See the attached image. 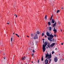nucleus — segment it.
<instances>
[{"mask_svg": "<svg viewBox=\"0 0 64 64\" xmlns=\"http://www.w3.org/2000/svg\"><path fill=\"white\" fill-rule=\"evenodd\" d=\"M61 60H64V58H62L61 59Z\"/></svg>", "mask_w": 64, "mask_h": 64, "instance_id": "obj_33", "label": "nucleus"}, {"mask_svg": "<svg viewBox=\"0 0 64 64\" xmlns=\"http://www.w3.org/2000/svg\"><path fill=\"white\" fill-rule=\"evenodd\" d=\"M7 24H9V22H7Z\"/></svg>", "mask_w": 64, "mask_h": 64, "instance_id": "obj_42", "label": "nucleus"}, {"mask_svg": "<svg viewBox=\"0 0 64 64\" xmlns=\"http://www.w3.org/2000/svg\"><path fill=\"white\" fill-rule=\"evenodd\" d=\"M58 25H60V22H58Z\"/></svg>", "mask_w": 64, "mask_h": 64, "instance_id": "obj_23", "label": "nucleus"}, {"mask_svg": "<svg viewBox=\"0 0 64 64\" xmlns=\"http://www.w3.org/2000/svg\"><path fill=\"white\" fill-rule=\"evenodd\" d=\"M49 29V31H51V29H52V28L51 26L50 27V28Z\"/></svg>", "mask_w": 64, "mask_h": 64, "instance_id": "obj_14", "label": "nucleus"}, {"mask_svg": "<svg viewBox=\"0 0 64 64\" xmlns=\"http://www.w3.org/2000/svg\"><path fill=\"white\" fill-rule=\"evenodd\" d=\"M39 62H40L39 60H38V63H39Z\"/></svg>", "mask_w": 64, "mask_h": 64, "instance_id": "obj_31", "label": "nucleus"}, {"mask_svg": "<svg viewBox=\"0 0 64 64\" xmlns=\"http://www.w3.org/2000/svg\"><path fill=\"white\" fill-rule=\"evenodd\" d=\"M4 59H6V58L5 56H4Z\"/></svg>", "mask_w": 64, "mask_h": 64, "instance_id": "obj_32", "label": "nucleus"}, {"mask_svg": "<svg viewBox=\"0 0 64 64\" xmlns=\"http://www.w3.org/2000/svg\"><path fill=\"white\" fill-rule=\"evenodd\" d=\"M37 34H40V32L39 31H37Z\"/></svg>", "mask_w": 64, "mask_h": 64, "instance_id": "obj_17", "label": "nucleus"}, {"mask_svg": "<svg viewBox=\"0 0 64 64\" xmlns=\"http://www.w3.org/2000/svg\"><path fill=\"white\" fill-rule=\"evenodd\" d=\"M42 40H44H44H45V39H42Z\"/></svg>", "mask_w": 64, "mask_h": 64, "instance_id": "obj_46", "label": "nucleus"}, {"mask_svg": "<svg viewBox=\"0 0 64 64\" xmlns=\"http://www.w3.org/2000/svg\"><path fill=\"white\" fill-rule=\"evenodd\" d=\"M50 37L48 38V40H52V38L53 37H54V36L53 35H52V34H51L49 36Z\"/></svg>", "mask_w": 64, "mask_h": 64, "instance_id": "obj_3", "label": "nucleus"}, {"mask_svg": "<svg viewBox=\"0 0 64 64\" xmlns=\"http://www.w3.org/2000/svg\"><path fill=\"white\" fill-rule=\"evenodd\" d=\"M22 60H25V59H24V58H22Z\"/></svg>", "mask_w": 64, "mask_h": 64, "instance_id": "obj_20", "label": "nucleus"}, {"mask_svg": "<svg viewBox=\"0 0 64 64\" xmlns=\"http://www.w3.org/2000/svg\"><path fill=\"white\" fill-rule=\"evenodd\" d=\"M13 34H14V33H13Z\"/></svg>", "mask_w": 64, "mask_h": 64, "instance_id": "obj_54", "label": "nucleus"}, {"mask_svg": "<svg viewBox=\"0 0 64 64\" xmlns=\"http://www.w3.org/2000/svg\"><path fill=\"white\" fill-rule=\"evenodd\" d=\"M16 18H17V15H16Z\"/></svg>", "mask_w": 64, "mask_h": 64, "instance_id": "obj_44", "label": "nucleus"}, {"mask_svg": "<svg viewBox=\"0 0 64 64\" xmlns=\"http://www.w3.org/2000/svg\"><path fill=\"white\" fill-rule=\"evenodd\" d=\"M55 43H52L50 45V46L52 48L55 45Z\"/></svg>", "mask_w": 64, "mask_h": 64, "instance_id": "obj_6", "label": "nucleus"}, {"mask_svg": "<svg viewBox=\"0 0 64 64\" xmlns=\"http://www.w3.org/2000/svg\"><path fill=\"white\" fill-rule=\"evenodd\" d=\"M32 63H33V61L32 62Z\"/></svg>", "mask_w": 64, "mask_h": 64, "instance_id": "obj_52", "label": "nucleus"}, {"mask_svg": "<svg viewBox=\"0 0 64 64\" xmlns=\"http://www.w3.org/2000/svg\"><path fill=\"white\" fill-rule=\"evenodd\" d=\"M32 43H33V42H32Z\"/></svg>", "mask_w": 64, "mask_h": 64, "instance_id": "obj_60", "label": "nucleus"}, {"mask_svg": "<svg viewBox=\"0 0 64 64\" xmlns=\"http://www.w3.org/2000/svg\"><path fill=\"white\" fill-rule=\"evenodd\" d=\"M56 22H55L54 24H52V27H55L56 26Z\"/></svg>", "mask_w": 64, "mask_h": 64, "instance_id": "obj_7", "label": "nucleus"}, {"mask_svg": "<svg viewBox=\"0 0 64 64\" xmlns=\"http://www.w3.org/2000/svg\"><path fill=\"white\" fill-rule=\"evenodd\" d=\"M62 30H60V32H62Z\"/></svg>", "mask_w": 64, "mask_h": 64, "instance_id": "obj_45", "label": "nucleus"}, {"mask_svg": "<svg viewBox=\"0 0 64 64\" xmlns=\"http://www.w3.org/2000/svg\"><path fill=\"white\" fill-rule=\"evenodd\" d=\"M57 61H58V58H57V57H55L54 58V61L56 62H57Z\"/></svg>", "mask_w": 64, "mask_h": 64, "instance_id": "obj_5", "label": "nucleus"}, {"mask_svg": "<svg viewBox=\"0 0 64 64\" xmlns=\"http://www.w3.org/2000/svg\"><path fill=\"white\" fill-rule=\"evenodd\" d=\"M1 51H0V53H1Z\"/></svg>", "mask_w": 64, "mask_h": 64, "instance_id": "obj_48", "label": "nucleus"}, {"mask_svg": "<svg viewBox=\"0 0 64 64\" xmlns=\"http://www.w3.org/2000/svg\"><path fill=\"white\" fill-rule=\"evenodd\" d=\"M61 9H63V8H61Z\"/></svg>", "mask_w": 64, "mask_h": 64, "instance_id": "obj_50", "label": "nucleus"}, {"mask_svg": "<svg viewBox=\"0 0 64 64\" xmlns=\"http://www.w3.org/2000/svg\"><path fill=\"white\" fill-rule=\"evenodd\" d=\"M48 58H46L45 60V64H46H46H47V63H48V60H47Z\"/></svg>", "mask_w": 64, "mask_h": 64, "instance_id": "obj_8", "label": "nucleus"}, {"mask_svg": "<svg viewBox=\"0 0 64 64\" xmlns=\"http://www.w3.org/2000/svg\"><path fill=\"white\" fill-rule=\"evenodd\" d=\"M32 52L34 53V52H35V50H32Z\"/></svg>", "mask_w": 64, "mask_h": 64, "instance_id": "obj_27", "label": "nucleus"}, {"mask_svg": "<svg viewBox=\"0 0 64 64\" xmlns=\"http://www.w3.org/2000/svg\"><path fill=\"white\" fill-rule=\"evenodd\" d=\"M52 42H54V38H53L52 40Z\"/></svg>", "mask_w": 64, "mask_h": 64, "instance_id": "obj_26", "label": "nucleus"}, {"mask_svg": "<svg viewBox=\"0 0 64 64\" xmlns=\"http://www.w3.org/2000/svg\"><path fill=\"white\" fill-rule=\"evenodd\" d=\"M30 36L31 37H33V34H30Z\"/></svg>", "mask_w": 64, "mask_h": 64, "instance_id": "obj_24", "label": "nucleus"}, {"mask_svg": "<svg viewBox=\"0 0 64 64\" xmlns=\"http://www.w3.org/2000/svg\"><path fill=\"white\" fill-rule=\"evenodd\" d=\"M48 44L47 42L46 41L44 44L43 45L42 49L43 50V52H44L45 51V50H46L45 47L46 46H47V45Z\"/></svg>", "mask_w": 64, "mask_h": 64, "instance_id": "obj_1", "label": "nucleus"}, {"mask_svg": "<svg viewBox=\"0 0 64 64\" xmlns=\"http://www.w3.org/2000/svg\"><path fill=\"white\" fill-rule=\"evenodd\" d=\"M51 59H50V63H51Z\"/></svg>", "mask_w": 64, "mask_h": 64, "instance_id": "obj_28", "label": "nucleus"}, {"mask_svg": "<svg viewBox=\"0 0 64 64\" xmlns=\"http://www.w3.org/2000/svg\"><path fill=\"white\" fill-rule=\"evenodd\" d=\"M37 35H38L37 34H36L35 36H34V39L35 40L36 39H38V36H37Z\"/></svg>", "mask_w": 64, "mask_h": 64, "instance_id": "obj_4", "label": "nucleus"}, {"mask_svg": "<svg viewBox=\"0 0 64 64\" xmlns=\"http://www.w3.org/2000/svg\"><path fill=\"white\" fill-rule=\"evenodd\" d=\"M54 51H52V54H54Z\"/></svg>", "mask_w": 64, "mask_h": 64, "instance_id": "obj_30", "label": "nucleus"}, {"mask_svg": "<svg viewBox=\"0 0 64 64\" xmlns=\"http://www.w3.org/2000/svg\"><path fill=\"white\" fill-rule=\"evenodd\" d=\"M43 43H44H44H45V42H44V41H43Z\"/></svg>", "mask_w": 64, "mask_h": 64, "instance_id": "obj_40", "label": "nucleus"}, {"mask_svg": "<svg viewBox=\"0 0 64 64\" xmlns=\"http://www.w3.org/2000/svg\"><path fill=\"white\" fill-rule=\"evenodd\" d=\"M46 48H47V49H48V47H47V46L46 47Z\"/></svg>", "mask_w": 64, "mask_h": 64, "instance_id": "obj_51", "label": "nucleus"}, {"mask_svg": "<svg viewBox=\"0 0 64 64\" xmlns=\"http://www.w3.org/2000/svg\"><path fill=\"white\" fill-rule=\"evenodd\" d=\"M43 56H42L41 58L42 61H43Z\"/></svg>", "mask_w": 64, "mask_h": 64, "instance_id": "obj_21", "label": "nucleus"}, {"mask_svg": "<svg viewBox=\"0 0 64 64\" xmlns=\"http://www.w3.org/2000/svg\"><path fill=\"white\" fill-rule=\"evenodd\" d=\"M2 44H1V43L0 42V45H1Z\"/></svg>", "mask_w": 64, "mask_h": 64, "instance_id": "obj_36", "label": "nucleus"}, {"mask_svg": "<svg viewBox=\"0 0 64 64\" xmlns=\"http://www.w3.org/2000/svg\"><path fill=\"white\" fill-rule=\"evenodd\" d=\"M45 18L46 20L47 19V15H46L45 17Z\"/></svg>", "mask_w": 64, "mask_h": 64, "instance_id": "obj_25", "label": "nucleus"}, {"mask_svg": "<svg viewBox=\"0 0 64 64\" xmlns=\"http://www.w3.org/2000/svg\"><path fill=\"white\" fill-rule=\"evenodd\" d=\"M24 58H25V59H26V57L25 56H24Z\"/></svg>", "mask_w": 64, "mask_h": 64, "instance_id": "obj_43", "label": "nucleus"}, {"mask_svg": "<svg viewBox=\"0 0 64 64\" xmlns=\"http://www.w3.org/2000/svg\"><path fill=\"white\" fill-rule=\"evenodd\" d=\"M44 33H42V36H44Z\"/></svg>", "mask_w": 64, "mask_h": 64, "instance_id": "obj_22", "label": "nucleus"}, {"mask_svg": "<svg viewBox=\"0 0 64 64\" xmlns=\"http://www.w3.org/2000/svg\"><path fill=\"white\" fill-rule=\"evenodd\" d=\"M33 56L32 55V57Z\"/></svg>", "mask_w": 64, "mask_h": 64, "instance_id": "obj_56", "label": "nucleus"}, {"mask_svg": "<svg viewBox=\"0 0 64 64\" xmlns=\"http://www.w3.org/2000/svg\"><path fill=\"white\" fill-rule=\"evenodd\" d=\"M50 23V22H48V25L49 26H50V25H51V23Z\"/></svg>", "mask_w": 64, "mask_h": 64, "instance_id": "obj_13", "label": "nucleus"}, {"mask_svg": "<svg viewBox=\"0 0 64 64\" xmlns=\"http://www.w3.org/2000/svg\"><path fill=\"white\" fill-rule=\"evenodd\" d=\"M53 16V15H52V16H51V18L50 19V20H52V17Z\"/></svg>", "mask_w": 64, "mask_h": 64, "instance_id": "obj_19", "label": "nucleus"}, {"mask_svg": "<svg viewBox=\"0 0 64 64\" xmlns=\"http://www.w3.org/2000/svg\"><path fill=\"white\" fill-rule=\"evenodd\" d=\"M54 30H56V29H55V27H54Z\"/></svg>", "mask_w": 64, "mask_h": 64, "instance_id": "obj_37", "label": "nucleus"}, {"mask_svg": "<svg viewBox=\"0 0 64 64\" xmlns=\"http://www.w3.org/2000/svg\"><path fill=\"white\" fill-rule=\"evenodd\" d=\"M60 10H58L57 11H56V12L57 13H58L59 12H60Z\"/></svg>", "mask_w": 64, "mask_h": 64, "instance_id": "obj_18", "label": "nucleus"}, {"mask_svg": "<svg viewBox=\"0 0 64 64\" xmlns=\"http://www.w3.org/2000/svg\"><path fill=\"white\" fill-rule=\"evenodd\" d=\"M61 45H63V43H62L61 44Z\"/></svg>", "mask_w": 64, "mask_h": 64, "instance_id": "obj_39", "label": "nucleus"}, {"mask_svg": "<svg viewBox=\"0 0 64 64\" xmlns=\"http://www.w3.org/2000/svg\"><path fill=\"white\" fill-rule=\"evenodd\" d=\"M56 50H57V48H56L55 49Z\"/></svg>", "mask_w": 64, "mask_h": 64, "instance_id": "obj_47", "label": "nucleus"}, {"mask_svg": "<svg viewBox=\"0 0 64 64\" xmlns=\"http://www.w3.org/2000/svg\"><path fill=\"white\" fill-rule=\"evenodd\" d=\"M12 40H13V38H11V39H10V41L11 42H12Z\"/></svg>", "mask_w": 64, "mask_h": 64, "instance_id": "obj_16", "label": "nucleus"}, {"mask_svg": "<svg viewBox=\"0 0 64 64\" xmlns=\"http://www.w3.org/2000/svg\"><path fill=\"white\" fill-rule=\"evenodd\" d=\"M26 37H28V38H29V36H26Z\"/></svg>", "mask_w": 64, "mask_h": 64, "instance_id": "obj_41", "label": "nucleus"}, {"mask_svg": "<svg viewBox=\"0 0 64 64\" xmlns=\"http://www.w3.org/2000/svg\"><path fill=\"white\" fill-rule=\"evenodd\" d=\"M53 31H54V33H55L57 32V30H53Z\"/></svg>", "mask_w": 64, "mask_h": 64, "instance_id": "obj_12", "label": "nucleus"}, {"mask_svg": "<svg viewBox=\"0 0 64 64\" xmlns=\"http://www.w3.org/2000/svg\"><path fill=\"white\" fill-rule=\"evenodd\" d=\"M16 36H17L18 37H20V36H19L18 35V34H16Z\"/></svg>", "mask_w": 64, "mask_h": 64, "instance_id": "obj_15", "label": "nucleus"}, {"mask_svg": "<svg viewBox=\"0 0 64 64\" xmlns=\"http://www.w3.org/2000/svg\"><path fill=\"white\" fill-rule=\"evenodd\" d=\"M34 55V54H32V55Z\"/></svg>", "mask_w": 64, "mask_h": 64, "instance_id": "obj_49", "label": "nucleus"}, {"mask_svg": "<svg viewBox=\"0 0 64 64\" xmlns=\"http://www.w3.org/2000/svg\"><path fill=\"white\" fill-rule=\"evenodd\" d=\"M50 40V42H52V40Z\"/></svg>", "mask_w": 64, "mask_h": 64, "instance_id": "obj_34", "label": "nucleus"}, {"mask_svg": "<svg viewBox=\"0 0 64 64\" xmlns=\"http://www.w3.org/2000/svg\"><path fill=\"white\" fill-rule=\"evenodd\" d=\"M50 54L51 53H50V55L48 54V52H47V53L46 55L45 58H48V59H49V58L50 59V58H52V56Z\"/></svg>", "mask_w": 64, "mask_h": 64, "instance_id": "obj_2", "label": "nucleus"}, {"mask_svg": "<svg viewBox=\"0 0 64 64\" xmlns=\"http://www.w3.org/2000/svg\"><path fill=\"white\" fill-rule=\"evenodd\" d=\"M36 43H38V42L37 41H36Z\"/></svg>", "mask_w": 64, "mask_h": 64, "instance_id": "obj_38", "label": "nucleus"}, {"mask_svg": "<svg viewBox=\"0 0 64 64\" xmlns=\"http://www.w3.org/2000/svg\"><path fill=\"white\" fill-rule=\"evenodd\" d=\"M52 23H53V24H54V23H55V20H54V19H52Z\"/></svg>", "mask_w": 64, "mask_h": 64, "instance_id": "obj_10", "label": "nucleus"}, {"mask_svg": "<svg viewBox=\"0 0 64 64\" xmlns=\"http://www.w3.org/2000/svg\"><path fill=\"white\" fill-rule=\"evenodd\" d=\"M16 15V14H14V16H15Z\"/></svg>", "mask_w": 64, "mask_h": 64, "instance_id": "obj_57", "label": "nucleus"}, {"mask_svg": "<svg viewBox=\"0 0 64 64\" xmlns=\"http://www.w3.org/2000/svg\"><path fill=\"white\" fill-rule=\"evenodd\" d=\"M46 34L47 36H48V37H49L50 36V33H49L48 32H46Z\"/></svg>", "mask_w": 64, "mask_h": 64, "instance_id": "obj_9", "label": "nucleus"}, {"mask_svg": "<svg viewBox=\"0 0 64 64\" xmlns=\"http://www.w3.org/2000/svg\"><path fill=\"white\" fill-rule=\"evenodd\" d=\"M54 36L55 37H56V35L55 34H54Z\"/></svg>", "mask_w": 64, "mask_h": 64, "instance_id": "obj_29", "label": "nucleus"}, {"mask_svg": "<svg viewBox=\"0 0 64 64\" xmlns=\"http://www.w3.org/2000/svg\"><path fill=\"white\" fill-rule=\"evenodd\" d=\"M3 55H5V54H3Z\"/></svg>", "mask_w": 64, "mask_h": 64, "instance_id": "obj_53", "label": "nucleus"}, {"mask_svg": "<svg viewBox=\"0 0 64 64\" xmlns=\"http://www.w3.org/2000/svg\"><path fill=\"white\" fill-rule=\"evenodd\" d=\"M51 23H52V21H51Z\"/></svg>", "mask_w": 64, "mask_h": 64, "instance_id": "obj_59", "label": "nucleus"}, {"mask_svg": "<svg viewBox=\"0 0 64 64\" xmlns=\"http://www.w3.org/2000/svg\"><path fill=\"white\" fill-rule=\"evenodd\" d=\"M33 45H34V44H32Z\"/></svg>", "mask_w": 64, "mask_h": 64, "instance_id": "obj_55", "label": "nucleus"}, {"mask_svg": "<svg viewBox=\"0 0 64 64\" xmlns=\"http://www.w3.org/2000/svg\"><path fill=\"white\" fill-rule=\"evenodd\" d=\"M45 37L46 38H47V36H45Z\"/></svg>", "mask_w": 64, "mask_h": 64, "instance_id": "obj_35", "label": "nucleus"}, {"mask_svg": "<svg viewBox=\"0 0 64 64\" xmlns=\"http://www.w3.org/2000/svg\"><path fill=\"white\" fill-rule=\"evenodd\" d=\"M59 55H60V54H59Z\"/></svg>", "mask_w": 64, "mask_h": 64, "instance_id": "obj_58", "label": "nucleus"}, {"mask_svg": "<svg viewBox=\"0 0 64 64\" xmlns=\"http://www.w3.org/2000/svg\"><path fill=\"white\" fill-rule=\"evenodd\" d=\"M47 46L49 48H50V47H51V46H50V44L49 43H48V45Z\"/></svg>", "mask_w": 64, "mask_h": 64, "instance_id": "obj_11", "label": "nucleus"}]
</instances>
